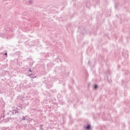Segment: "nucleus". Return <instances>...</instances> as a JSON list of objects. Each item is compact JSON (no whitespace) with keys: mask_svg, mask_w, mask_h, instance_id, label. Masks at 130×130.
Listing matches in <instances>:
<instances>
[{"mask_svg":"<svg viewBox=\"0 0 130 130\" xmlns=\"http://www.w3.org/2000/svg\"><path fill=\"white\" fill-rule=\"evenodd\" d=\"M20 100H21V101H24V98H20Z\"/></svg>","mask_w":130,"mask_h":130,"instance_id":"6","label":"nucleus"},{"mask_svg":"<svg viewBox=\"0 0 130 130\" xmlns=\"http://www.w3.org/2000/svg\"><path fill=\"white\" fill-rule=\"evenodd\" d=\"M26 118H27L26 116H23L22 118V120H27Z\"/></svg>","mask_w":130,"mask_h":130,"instance_id":"2","label":"nucleus"},{"mask_svg":"<svg viewBox=\"0 0 130 130\" xmlns=\"http://www.w3.org/2000/svg\"><path fill=\"white\" fill-rule=\"evenodd\" d=\"M16 110H13L12 111H10L9 113L10 114V115H17V114H18L19 113V111L18 110H20V109H18L16 108Z\"/></svg>","mask_w":130,"mask_h":130,"instance_id":"1","label":"nucleus"},{"mask_svg":"<svg viewBox=\"0 0 130 130\" xmlns=\"http://www.w3.org/2000/svg\"><path fill=\"white\" fill-rule=\"evenodd\" d=\"M35 78H36V76H35Z\"/></svg>","mask_w":130,"mask_h":130,"instance_id":"16","label":"nucleus"},{"mask_svg":"<svg viewBox=\"0 0 130 130\" xmlns=\"http://www.w3.org/2000/svg\"><path fill=\"white\" fill-rule=\"evenodd\" d=\"M59 60V61H60V59H58Z\"/></svg>","mask_w":130,"mask_h":130,"instance_id":"13","label":"nucleus"},{"mask_svg":"<svg viewBox=\"0 0 130 130\" xmlns=\"http://www.w3.org/2000/svg\"><path fill=\"white\" fill-rule=\"evenodd\" d=\"M0 130H2V127H0Z\"/></svg>","mask_w":130,"mask_h":130,"instance_id":"11","label":"nucleus"},{"mask_svg":"<svg viewBox=\"0 0 130 130\" xmlns=\"http://www.w3.org/2000/svg\"><path fill=\"white\" fill-rule=\"evenodd\" d=\"M5 55L6 56V57H8V53H5Z\"/></svg>","mask_w":130,"mask_h":130,"instance_id":"7","label":"nucleus"},{"mask_svg":"<svg viewBox=\"0 0 130 130\" xmlns=\"http://www.w3.org/2000/svg\"><path fill=\"white\" fill-rule=\"evenodd\" d=\"M86 129H90L91 128V126L90 125H88L86 127Z\"/></svg>","mask_w":130,"mask_h":130,"instance_id":"3","label":"nucleus"},{"mask_svg":"<svg viewBox=\"0 0 130 130\" xmlns=\"http://www.w3.org/2000/svg\"><path fill=\"white\" fill-rule=\"evenodd\" d=\"M94 88H95V89H97V85H95Z\"/></svg>","mask_w":130,"mask_h":130,"instance_id":"10","label":"nucleus"},{"mask_svg":"<svg viewBox=\"0 0 130 130\" xmlns=\"http://www.w3.org/2000/svg\"><path fill=\"white\" fill-rule=\"evenodd\" d=\"M21 113H22V114H24V113H23V112H21Z\"/></svg>","mask_w":130,"mask_h":130,"instance_id":"12","label":"nucleus"},{"mask_svg":"<svg viewBox=\"0 0 130 130\" xmlns=\"http://www.w3.org/2000/svg\"><path fill=\"white\" fill-rule=\"evenodd\" d=\"M28 72L32 73V70H31V68L29 69Z\"/></svg>","mask_w":130,"mask_h":130,"instance_id":"8","label":"nucleus"},{"mask_svg":"<svg viewBox=\"0 0 130 130\" xmlns=\"http://www.w3.org/2000/svg\"><path fill=\"white\" fill-rule=\"evenodd\" d=\"M2 130H6L7 129V127H1Z\"/></svg>","mask_w":130,"mask_h":130,"instance_id":"5","label":"nucleus"},{"mask_svg":"<svg viewBox=\"0 0 130 130\" xmlns=\"http://www.w3.org/2000/svg\"><path fill=\"white\" fill-rule=\"evenodd\" d=\"M43 125H40V128L41 129V130H43Z\"/></svg>","mask_w":130,"mask_h":130,"instance_id":"4","label":"nucleus"},{"mask_svg":"<svg viewBox=\"0 0 130 130\" xmlns=\"http://www.w3.org/2000/svg\"><path fill=\"white\" fill-rule=\"evenodd\" d=\"M29 4H32V1L30 0L29 1Z\"/></svg>","mask_w":130,"mask_h":130,"instance_id":"9","label":"nucleus"},{"mask_svg":"<svg viewBox=\"0 0 130 130\" xmlns=\"http://www.w3.org/2000/svg\"><path fill=\"white\" fill-rule=\"evenodd\" d=\"M32 79H34V77H32Z\"/></svg>","mask_w":130,"mask_h":130,"instance_id":"14","label":"nucleus"},{"mask_svg":"<svg viewBox=\"0 0 130 130\" xmlns=\"http://www.w3.org/2000/svg\"><path fill=\"white\" fill-rule=\"evenodd\" d=\"M30 75L32 76V74H30Z\"/></svg>","mask_w":130,"mask_h":130,"instance_id":"15","label":"nucleus"}]
</instances>
